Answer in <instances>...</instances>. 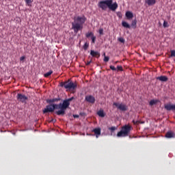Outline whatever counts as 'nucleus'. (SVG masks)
I'll return each mask as SVG.
<instances>
[{
  "mask_svg": "<svg viewBox=\"0 0 175 175\" xmlns=\"http://www.w3.org/2000/svg\"><path fill=\"white\" fill-rule=\"evenodd\" d=\"M74 22L72 23V29L74 30V33H77L79 30L83 29V25H84L87 18L85 16L74 17Z\"/></svg>",
  "mask_w": 175,
  "mask_h": 175,
  "instance_id": "f257e3e1",
  "label": "nucleus"
},
{
  "mask_svg": "<svg viewBox=\"0 0 175 175\" xmlns=\"http://www.w3.org/2000/svg\"><path fill=\"white\" fill-rule=\"evenodd\" d=\"M98 7L103 10H107V8L111 11H115L118 9V3H113V0H105L98 3Z\"/></svg>",
  "mask_w": 175,
  "mask_h": 175,
  "instance_id": "f03ea898",
  "label": "nucleus"
},
{
  "mask_svg": "<svg viewBox=\"0 0 175 175\" xmlns=\"http://www.w3.org/2000/svg\"><path fill=\"white\" fill-rule=\"evenodd\" d=\"M132 126L130 125L122 126L121 131L117 133V137H128Z\"/></svg>",
  "mask_w": 175,
  "mask_h": 175,
  "instance_id": "7ed1b4c3",
  "label": "nucleus"
},
{
  "mask_svg": "<svg viewBox=\"0 0 175 175\" xmlns=\"http://www.w3.org/2000/svg\"><path fill=\"white\" fill-rule=\"evenodd\" d=\"M70 105V103H68L66 100H63V103H60V106L62 107V110H59L55 112L57 116H64L66 113V110L69 107Z\"/></svg>",
  "mask_w": 175,
  "mask_h": 175,
  "instance_id": "20e7f679",
  "label": "nucleus"
},
{
  "mask_svg": "<svg viewBox=\"0 0 175 175\" xmlns=\"http://www.w3.org/2000/svg\"><path fill=\"white\" fill-rule=\"evenodd\" d=\"M60 85L61 87H64L66 90H74L77 88V84L74 83L72 81H70V80L61 83Z\"/></svg>",
  "mask_w": 175,
  "mask_h": 175,
  "instance_id": "39448f33",
  "label": "nucleus"
},
{
  "mask_svg": "<svg viewBox=\"0 0 175 175\" xmlns=\"http://www.w3.org/2000/svg\"><path fill=\"white\" fill-rule=\"evenodd\" d=\"M17 100L19 101V102H21L22 103H26V100H28V97H27L24 94H22L21 93H18L17 94Z\"/></svg>",
  "mask_w": 175,
  "mask_h": 175,
  "instance_id": "423d86ee",
  "label": "nucleus"
},
{
  "mask_svg": "<svg viewBox=\"0 0 175 175\" xmlns=\"http://www.w3.org/2000/svg\"><path fill=\"white\" fill-rule=\"evenodd\" d=\"M113 106H116L118 109L122 111H125L127 110L126 106L122 103L119 104L118 103H113Z\"/></svg>",
  "mask_w": 175,
  "mask_h": 175,
  "instance_id": "0eeeda50",
  "label": "nucleus"
},
{
  "mask_svg": "<svg viewBox=\"0 0 175 175\" xmlns=\"http://www.w3.org/2000/svg\"><path fill=\"white\" fill-rule=\"evenodd\" d=\"M54 107H53V105H46L44 109H43V113L46 114L47 113H53L54 112Z\"/></svg>",
  "mask_w": 175,
  "mask_h": 175,
  "instance_id": "6e6552de",
  "label": "nucleus"
},
{
  "mask_svg": "<svg viewBox=\"0 0 175 175\" xmlns=\"http://www.w3.org/2000/svg\"><path fill=\"white\" fill-rule=\"evenodd\" d=\"M85 100H86L89 103L94 104L96 102V98H95V97L90 95V96H87L86 97H85Z\"/></svg>",
  "mask_w": 175,
  "mask_h": 175,
  "instance_id": "1a4fd4ad",
  "label": "nucleus"
},
{
  "mask_svg": "<svg viewBox=\"0 0 175 175\" xmlns=\"http://www.w3.org/2000/svg\"><path fill=\"white\" fill-rule=\"evenodd\" d=\"M92 132L94 133L96 138H98L99 136L101 135V129L100 128H95L92 130Z\"/></svg>",
  "mask_w": 175,
  "mask_h": 175,
  "instance_id": "9d476101",
  "label": "nucleus"
},
{
  "mask_svg": "<svg viewBox=\"0 0 175 175\" xmlns=\"http://www.w3.org/2000/svg\"><path fill=\"white\" fill-rule=\"evenodd\" d=\"M165 109L167 111H175V105L166 104L165 105Z\"/></svg>",
  "mask_w": 175,
  "mask_h": 175,
  "instance_id": "9b49d317",
  "label": "nucleus"
},
{
  "mask_svg": "<svg viewBox=\"0 0 175 175\" xmlns=\"http://www.w3.org/2000/svg\"><path fill=\"white\" fill-rule=\"evenodd\" d=\"M165 138L172 139L175 138V133L173 131H167L165 135Z\"/></svg>",
  "mask_w": 175,
  "mask_h": 175,
  "instance_id": "f8f14e48",
  "label": "nucleus"
},
{
  "mask_svg": "<svg viewBox=\"0 0 175 175\" xmlns=\"http://www.w3.org/2000/svg\"><path fill=\"white\" fill-rule=\"evenodd\" d=\"M90 55H92L93 57H97L99 58L100 57V53H99L98 51H90Z\"/></svg>",
  "mask_w": 175,
  "mask_h": 175,
  "instance_id": "ddd939ff",
  "label": "nucleus"
},
{
  "mask_svg": "<svg viewBox=\"0 0 175 175\" xmlns=\"http://www.w3.org/2000/svg\"><path fill=\"white\" fill-rule=\"evenodd\" d=\"M145 3H147L148 6H152L156 4V0H146Z\"/></svg>",
  "mask_w": 175,
  "mask_h": 175,
  "instance_id": "4468645a",
  "label": "nucleus"
},
{
  "mask_svg": "<svg viewBox=\"0 0 175 175\" xmlns=\"http://www.w3.org/2000/svg\"><path fill=\"white\" fill-rule=\"evenodd\" d=\"M157 80L160 81H168V78L167 76H160V77H158L157 78Z\"/></svg>",
  "mask_w": 175,
  "mask_h": 175,
  "instance_id": "2eb2a0df",
  "label": "nucleus"
},
{
  "mask_svg": "<svg viewBox=\"0 0 175 175\" xmlns=\"http://www.w3.org/2000/svg\"><path fill=\"white\" fill-rule=\"evenodd\" d=\"M59 100H60V98H55L46 100V103L50 104V103H54L57 102Z\"/></svg>",
  "mask_w": 175,
  "mask_h": 175,
  "instance_id": "dca6fc26",
  "label": "nucleus"
},
{
  "mask_svg": "<svg viewBox=\"0 0 175 175\" xmlns=\"http://www.w3.org/2000/svg\"><path fill=\"white\" fill-rule=\"evenodd\" d=\"M51 105L54 108V111L55 109L62 110V107L60 106V103L59 105H57V104H51Z\"/></svg>",
  "mask_w": 175,
  "mask_h": 175,
  "instance_id": "f3484780",
  "label": "nucleus"
},
{
  "mask_svg": "<svg viewBox=\"0 0 175 175\" xmlns=\"http://www.w3.org/2000/svg\"><path fill=\"white\" fill-rule=\"evenodd\" d=\"M126 17L127 18V19H131L133 18V13L131 12H126Z\"/></svg>",
  "mask_w": 175,
  "mask_h": 175,
  "instance_id": "a211bd4d",
  "label": "nucleus"
},
{
  "mask_svg": "<svg viewBox=\"0 0 175 175\" xmlns=\"http://www.w3.org/2000/svg\"><path fill=\"white\" fill-rule=\"evenodd\" d=\"M122 26L126 29H131V25L125 21L122 22Z\"/></svg>",
  "mask_w": 175,
  "mask_h": 175,
  "instance_id": "6ab92c4d",
  "label": "nucleus"
},
{
  "mask_svg": "<svg viewBox=\"0 0 175 175\" xmlns=\"http://www.w3.org/2000/svg\"><path fill=\"white\" fill-rule=\"evenodd\" d=\"M98 116H99L101 118H104L105 117V113L103 110H100L97 112Z\"/></svg>",
  "mask_w": 175,
  "mask_h": 175,
  "instance_id": "aec40b11",
  "label": "nucleus"
},
{
  "mask_svg": "<svg viewBox=\"0 0 175 175\" xmlns=\"http://www.w3.org/2000/svg\"><path fill=\"white\" fill-rule=\"evenodd\" d=\"M53 70H49L48 72L44 75V77L47 78L50 77L53 74Z\"/></svg>",
  "mask_w": 175,
  "mask_h": 175,
  "instance_id": "412c9836",
  "label": "nucleus"
},
{
  "mask_svg": "<svg viewBox=\"0 0 175 175\" xmlns=\"http://www.w3.org/2000/svg\"><path fill=\"white\" fill-rule=\"evenodd\" d=\"M131 27L133 28V29H135L136 27H137V21L136 20H133L132 22H131Z\"/></svg>",
  "mask_w": 175,
  "mask_h": 175,
  "instance_id": "4be33fe9",
  "label": "nucleus"
},
{
  "mask_svg": "<svg viewBox=\"0 0 175 175\" xmlns=\"http://www.w3.org/2000/svg\"><path fill=\"white\" fill-rule=\"evenodd\" d=\"M85 36H86V38H90V37L92 38V36H94V33H93L92 31L88 32V33L85 34Z\"/></svg>",
  "mask_w": 175,
  "mask_h": 175,
  "instance_id": "5701e85b",
  "label": "nucleus"
},
{
  "mask_svg": "<svg viewBox=\"0 0 175 175\" xmlns=\"http://www.w3.org/2000/svg\"><path fill=\"white\" fill-rule=\"evenodd\" d=\"M89 46H90V44L85 42V43L84 44L83 48L84 51H86V50L88 49Z\"/></svg>",
  "mask_w": 175,
  "mask_h": 175,
  "instance_id": "b1692460",
  "label": "nucleus"
},
{
  "mask_svg": "<svg viewBox=\"0 0 175 175\" xmlns=\"http://www.w3.org/2000/svg\"><path fill=\"white\" fill-rule=\"evenodd\" d=\"M157 103V101L156 100H152L151 101H150L149 105L150 106H153V105H156Z\"/></svg>",
  "mask_w": 175,
  "mask_h": 175,
  "instance_id": "393cba45",
  "label": "nucleus"
},
{
  "mask_svg": "<svg viewBox=\"0 0 175 175\" xmlns=\"http://www.w3.org/2000/svg\"><path fill=\"white\" fill-rule=\"evenodd\" d=\"M91 39H92V44H95V43H96V36H92V37L91 38Z\"/></svg>",
  "mask_w": 175,
  "mask_h": 175,
  "instance_id": "a878e982",
  "label": "nucleus"
},
{
  "mask_svg": "<svg viewBox=\"0 0 175 175\" xmlns=\"http://www.w3.org/2000/svg\"><path fill=\"white\" fill-rule=\"evenodd\" d=\"M170 57H175V51H170Z\"/></svg>",
  "mask_w": 175,
  "mask_h": 175,
  "instance_id": "bb28decb",
  "label": "nucleus"
},
{
  "mask_svg": "<svg viewBox=\"0 0 175 175\" xmlns=\"http://www.w3.org/2000/svg\"><path fill=\"white\" fill-rule=\"evenodd\" d=\"M116 129H117L116 126H111L109 128V130L111 131V133H113Z\"/></svg>",
  "mask_w": 175,
  "mask_h": 175,
  "instance_id": "cd10ccee",
  "label": "nucleus"
},
{
  "mask_svg": "<svg viewBox=\"0 0 175 175\" xmlns=\"http://www.w3.org/2000/svg\"><path fill=\"white\" fill-rule=\"evenodd\" d=\"M118 40L120 42V43H122V44H124V39L123 38H118Z\"/></svg>",
  "mask_w": 175,
  "mask_h": 175,
  "instance_id": "c85d7f7f",
  "label": "nucleus"
},
{
  "mask_svg": "<svg viewBox=\"0 0 175 175\" xmlns=\"http://www.w3.org/2000/svg\"><path fill=\"white\" fill-rule=\"evenodd\" d=\"M117 70L118 71L122 72L123 71V67L122 66H117Z\"/></svg>",
  "mask_w": 175,
  "mask_h": 175,
  "instance_id": "c756f323",
  "label": "nucleus"
},
{
  "mask_svg": "<svg viewBox=\"0 0 175 175\" xmlns=\"http://www.w3.org/2000/svg\"><path fill=\"white\" fill-rule=\"evenodd\" d=\"M75 99V97H70L68 99H66L65 100L68 101V103H70V101H72Z\"/></svg>",
  "mask_w": 175,
  "mask_h": 175,
  "instance_id": "7c9ffc66",
  "label": "nucleus"
},
{
  "mask_svg": "<svg viewBox=\"0 0 175 175\" xmlns=\"http://www.w3.org/2000/svg\"><path fill=\"white\" fill-rule=\"evenodd\" d=\"M109 68H110V69H111V70H113V71H116V70H117V68H115L114 66L111 65V66H109Z\"/></svg>",
  "mask_w": 175,
  "mask_h": 175,
  "instance_id": "2f4dec72",
  "label": "nucleus"
},
{
  "mask_svg": "<svg viewBox=\"0 0 175 175\" xmlns=\"http://www.w3.org/2000/svg\"><path fill=\"white\" fill-rule=\"evenodd\" d=\"M26 1V3L28 5V6H30V4L32 3L31 0H25Z\"/></svg>",
  "mask_w": 175,
  "mask_h": 175,
  "instance_id": "473e14b6",
  "label": "nucleus"
},
{
  "mask_svg": "<svg viewBox=\"0 0 175 175\" xmlns=\"http://www.w3.org/2000/svg\"><path fill=\"white\" fill-rule=\"evenodd\" d=\"M109 60V57L108 56H105L104 57V62H108Z\"/></svg>",
  "mask_w": 175,
  "mask_h": 175,
  "instance_id": "72a5a7b5",
  "label": "nucleus"
},
{
  "mask_svg": "<svg viewBox=\"0 0 175 175\" xmlns=\"http://www.w3.org/2000/svg\"><path fill=\"white\" fill-rule=\"evenodd\" d=\"M163 27H164L165 28L168 27V23H167V22L164 21V23H163Z\"/></svg>",
  "mask_w": 175,
  "mask_h": 175,
  "instance_id": "f704fd0d",
  "label": "nucleus"
},
{
  "mask_svg": "<svg viewBox=\"0 0 175 175\" xmlns=\"http://www.w3.org/2000/svg\"><path fill=\"white\" fill-rule=\"evenodd\" d=\"M98 33H99L100 35H103V29H100L98 30Z\"/></svg>",
  "mask_w": 175,
  "mask_h": 175,
  "instance_id": "c9c22d12",
  "label": "nucleus"
},
{
  "mask_svg": "<svg viewBox=\"0 0 175 175\" xmlns=\"http://www.w3.org/2000/svg\"><path fill=\"white\" fill-rule=\"evenodd\" d=\"M133 124H140V121L133 120Z\"/></svg>",
  "mask_w": 175,
  "mask_h": 175,
  "instance_id": "e433bc0d",
  "label": "nucleus"
},
{
  "mask_svg": "<svg viewBox=\"0 0 175 175\" xmlns=\"http://www.w3.org/2000/svg\"><path fill=\"white\" fill-rule=\"evenodd\" d=\"M25 59V56H22L20 59L21 62H23Z\"/></svg>",
  "mask_w": 175,
  "mask_h": 175,
  "instance_id": "4c0bfd02",
  "label": "nucleus"
},
{
  "mask_svg": "<svg viewBox=\"0 0 175 175\" xmlns=\"http://www.w3.org/2000/svg\"><path fill=\"white\" fill-rule=\"evenodd\" d=\"M74 118H79V115H73Z\"/></svg>",
  "mask_w": 175,
  "mask_h": 175,
  "instance_id": "58836bf2",
  "label": "nucleus"
},
{
  "mask_svg": "<svg viewBox=\"0 0 175 175\" xmlns=\"http://www.w3.org/2000/svg\"><path fill=\"white\" fill-rule=\"evenodd\" d=\"M91 62H92V61H89V62H88V63H87V66H90V64H91Z\"/></svg>",
  "mask_w": 175,
  "mask_h": 175,
  "instance_id": "ea45409f",
  "label": "nucleus"
},
{
  "mask_svg": "<svg viewBox=\"0 0 175 175\" xmlns=\"http://www.w3.org/2000/svg\"><path fill=\"white\" fill-rule=\"evenodd\" d=\"M139 124H144V122H139Z\"/></svg>",
  "mask_w": 175,
  "mask_h": 175,
  "instance_id": "a19ab883",
  "label": "nucleus"
},
{
  "mask_svg": "<svg viewBox=\"0 0 175 175\" xmlns=\"http://www.w3.org/2000/svg\"><path fill=\"white\" fill-rule=\"evenodd\" d=\"M118 16L121 17L120 14H118Z\"/></svg>",
  "mask_w": 175,
  "mask_h": 175,
  "instance_id": "79ce46f5",
  "label": "nucleus"
},
{
  "mask_svg": "<svg viewBox=\"0 0 175 175\" xmlns=\"http://www.w3.org/2000/svg\"><path fill=\"white\" fill-rule=\"evenodd\" d=\"M118 61H116V62H115V64H118Z\"/></svg>",
  "mask_w": 175,
  "mask_h": 175,
  "instance_id": "37998d69",
  "label": "nucleus"
},
{
  "mask_svg": "<svg viewBox=\"0 0 175 175\" xmlns=\"http://www.w3.org/2000/svg\"><path fill=\"white\" fill-rule=\"evenodd\" d=\"M129 137L130 139H131V135H130V136H129Z\"/></svg>",
  "mask_w": 175,
  "mask_h": 175,
  "instance_id": "c03bdc74",
  "label": "nucleus"
}]
</instances>
